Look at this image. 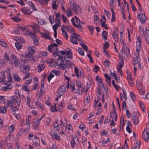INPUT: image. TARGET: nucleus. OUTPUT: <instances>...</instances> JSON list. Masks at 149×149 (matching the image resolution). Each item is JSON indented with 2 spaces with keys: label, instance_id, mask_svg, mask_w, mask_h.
<instances>
[{
  "label": "nucleus",
  "instance_id": "6",
  "mask_svg": "<svg viewBox=\"0 0 149 149\" xmlns=\"http://www.w3.org/2000/svg\"><path fill=\"white\" fill-rule=\"evenodd\" d=\"M137 17L139 18L141 23L144 24L145 23L146 18L145 15L143 13H141L140 14H138Z\"/></svg>",
  "mask_w": 149,
  "mask_h": 149
},
{
  "label": "nucleus",
  "instance_id": "57",
  "mask_svg": "<svg viewBox=\"0 0 149 149\" xmlns=\"http://www.w3.org/2000/svg\"><path fill=\"white\" fill-rule=\"evenodd\" d=\"M34 125L36 126L39 125L40 123L39 121H38V119H34Z\"/></svg>",
  "mask_w": 149,
  "mask_h": 149
},
{
  "label": "nucleus",
  "instance_id": "62",
  "mask_svg": "<svg viewBox=\"0 0 149 149\" xmlns=\"http://www.w3.org/2000/svg\"><path fill=\"white\" fill-rule=\"evenodd\" d=\"M74 18H75L77 25H79L80 24V20L79 19L78 17H77L76 16H75Z\"/></svg>",
  "mask_w": 149,
  "mask_h": 149
},
{
  "label": "nucleus",
  "instance_id": "50",
  "mask_svg": "<svg viewBox=\"0 0 149 149\" xmlns=\"http://www.w3.org/2000/svg\"><path fill=\"white\" fill-rule=\"evenodd\" d=\"M59 60L60 61V63L59 64H58V66H61L62 67H64L65 66L66 67V64H64L62 63L64 62V61L63 60V61L62 62L61 59H58V61H59Z\"/></svg>",
  "mask_w": 149,
  "mask_h": 149
},
{
  "label": "nucleus",
  "instance_id": "15",
  "mask_svg": "<svg viewBox=\"0 0 149 149\" xmlns=\"http://www.w3.org/2000/svg\"><path fill=\"white\" fill-rule=\"evenodd\" d=\"M63 26H64L66 29H67L68 32H74V30L73 28L71 26H65L64 25H63Z\"/></svg>",
  "mask_w": 149,
  "mask_h": 149
},
{
  "label": "nucleus",
  "instance_id": "45",
  "mask_svg": "<svg viewBox=\"0 0 149 149\" xmlns=\"http://www.w3.org/2000/svg\"><path fill=\"white\" fill-rule=\"evenodd\" d=\"M35 104L38 106V107H40L41 109H43V107L40 102L37 101L35 102Z\"/></svg>",
  "mask_w": 149,
  "mask_h": 149
},
{
  "label": "nucleus",
  "instance_id": "26",
  "mask_svg": "<svg viewBox=\"0 0 149 149\" xmlns=\"http://www.w3.org/2000/svg\"><path fill=\"white\" fill-rule=\"evenodd\" d=\"M87 27L89 29V30L90 31L91 34L92 35L94 31V27L93 26L91 25L88 26Z\"/></svg>",
  "mask_w": 149,
  "mask_h": 149
},
{
  "label": "nucleus",
  "instance_id": "13",
  "mask_svg": "<svg viewBox=\"0 0 149 149\" xmlns=\"http://www.w3.org/2000/svg\"><path fill=\"white\" fill-rule=\"evenodd\" d=\"M143 34L145 37L146 40L147 44H149V32H143Z\"/></svg>",
  "mask_w": 149,
  "mask_h": 149
},
{
  "label": "nucleus",
  "instance_id": "4",
  "mask_svg": "<svg viewBox=\"0 0 149 149\" xmlns=\"http://www.w3.org/2000/svg\"><path fill=\"white\" fill-rule=\"evenodd\" d=\"M73 9L77 15L81 13V9L79 6L77 4H73Z\"/></svg>",
  "mask_w": 149,
  "mask_h": 149
},
{
  "label": "nucleus",
  "instance_id": "44",
  "mask_svg": "<svg viewBox=\"0 0 149 149\" xmlns=\"http://www.w3.org/2000/svg\"><path fill=\"white\" fill-rule=\"evenodd\" d=\"M66 62V63H65L66 64V66H68V67L70 66H71L73 64L71 62L69 61L68 60H67L66 58H64Z\"/></svg>",
  "mask_w": 149,
  "mask_h": 149
},
{
  "label": "nucleus",
  "instance_id": "23",
  "mask_svg": "<svg viewBox=\"0 0 149 149\" xmlns=\"http://www.w3.org/2000/svg\"><path fill=\"white\" fill-rule=\"evenodd\" d=\"M107 34L108 33L106 31H104L102 32V36L103 37V39H104L105 40L107 39Z\"/></svg>",
  "mask_w": 149,
  "mask_h": 149
},
{
  "label": "nucleus",
  "instance_id": "14",
  "mask_svg": "<svg viewBox=\"0 0 149 149\" xmlns=\"http://www.w3.org/2000/svg\"><path fill=\"white\" fill-rule=\"evenodd\" d=\"M112 36L113 37L115 41L116 42H118V33H115V32H113L112 33Z\"/></svg>",
  "mask_w": 149,
  "mask_h": 149
},
{
  "label": "nucleus",
  "instance_id": "47",
  "mask_svg": "<svg viewBox=\"0 0 149 149\" xmlns=\"http://www.w3.org/2000/svg\"><path fill=\"white\" fill-rule=\"evenodd\" d=\"M31 102V97L30 96H28L27 97L26 104L28 105L29 107H30V104Z\"/></svg>",
  "mask_w": 149,
  "mask_h": 149
},
{
  "label": "nucleus",
  "instance_id": "63",
  "mask_svg": "<svg viewBox=\"0 0 149 149\" xmlns=\"http://www.w3.org/2000/svg\"><path fill=\"white\" fill-rule=\"evenodd\" d=\"M38 84L37 82H35V84L34 85V86H33V88L32 89V90H36L38 88Z\"/></svg>",
  "mask_w": 149,
  "mask_h": 149
},
{
  "label": "nucleus",
  "instance_id": "53",
  "mask_svg": "<svg viewBox=\"0 0 149 149\" xmlns=\"http://www.w3.org/2000/svg\"><path fill=\"white\" fill-rule=\"evenodd\" d=\"M2 77H1L2 81H3V84L5 85H6L7 84L6 81L5 82V76L4 74H3L2 75Z\"/></svg>",
  "mask_w": 149,
  "mask_h": 149
},
{
  "label": "nucleus",
  "instance_id": "7",
  "mask_svg": "<svg viewBox=\"0 0 149 149\" xmlns=\"http://www.w3.org/2000/svg\"><path fill=\"white\" fill-rule=\"evenodd\" d=\"M53 48V54L54 55H56V56H58L59 57L58 59H61L62 62L63 61V56H61L60 55H58V50L57 48L55 49Z\"/></svg>",
  "mask_w": 149,
  "mask_h": 149
},
{
  "label": "nucleus",
  "instance_id": "29",
  "mask_svg": "<svg viewBox=\"0 0 149 149\" xmlns=\"http://www.w3.org/2000/svg\"><path fill=\"white\" fill-rule=\"evenodd\" d=\"M95 80L98 81L99 83H100L102 84V87H104V85L102 83V80L98 76H97L96 77Z\"/></svg>",
  "mask_w": 149,
  "mask_h": 149
},
{
  "label": "nucleus",
  "instance_id": "17",
  "mask_svg": "<svg viewBox=\"0 0 149 149\" xmlns=\"http://www.w3.org/2000/svg\"><path fill=\"white\" fill-rule=\"evenodd\" d=\"M58 124L57 121H56L53 123V126L55 130L58 131L60 130V128L58 127Z\"/></svg>",
  "mask_w": 149,
  "mask_h": 149
},
{
  "label": "nucleus",
  "instance_id": "43",
  "mask_svg": "<svg viewBox=\"0 0 149 149\" xmlns=\"http://www.w3.org/2000/svg\"><path fill=\"white\" fill-rule=\"evenodd\" d=\"M77 88H80L81 87V83L79 80H77L76 81Z\"/></svg>",
  "mask_w": 149,
  "mask_h": 149
},
{
  "label": "nucleus",
  "instance_id": "60",
  "mask_svg": "<svg viewBox=\"0 0 149 149\" xmlns=\"http://www.w3.org/2000/svg\"><path fill=\"white\" fill-rule=\"evenodd\" d=\"M40 142L39 140H36L33 141V143L36 146H38L39 145V143Z\"/></svg>",
  "mask_w": 149,
  "mask_h": 149
},
{
  "label": "nucleus",
  "instance_id": "24",
  "mask_svg": "<svg viewBox=\"0 0 149 149\" xmlns=\"http://www.w3.org/2000/svg\"><path fill=\"white\" fill-rule=\"evenodd\" d=\"M39 32L41 34L42 36L44 38L46 39H49V40L52 39L49 37V36L47 35L46 33H42L41 32H40V31H39Z\"/></svg>",
  "mask_w": 149,
  "mask_h": 149
},
{
  "label": "nucleus",
  "instance_id": "55",
  "mask_svg": "<svg viewBox=\"0 0 149 149\" xmlns=\"http://www.w3.org/2000/svg\"><path fill=\"white\" fill-rule=\"evenodd\" d=\"M31 119V117L30 115H29L27 119L26 120V122L25 123L24 125H26V124H28V125L30 124V122Z\"/></svg>",
  "mask_w": 149,
  "mask_h": 149
},
{
  "label": "nucleus",
  "instance_id": "51",
  "mask_svg": "<svg viewBox=\"0 0 149 149\" xmlns=\"http://www.w3.org/2000/svg\"><path fill=\"white\" fill-rule=\"evenodd\" d=\"M52 7L53 9L54 10H57L58 6L56 4V1H55L52 4Z\"/></svg>",
  "mask_w": 149,
  "mask_h": 149
},
{
  "label": "nucleus",
  "instance_id": "37",
  "mask_svg": "<svg viewBox=\"0 0 149 149\" xmlns=\"http://www.w3.org/2000/svg\"><path fill=\"white\" fill-rule=\"evenodd\" d=\"M13 77L14 80L17 82L19 81L21 79L20 77L17 74H15L14 76H13Z\"/></svg>",
  "mask_w": 149,
  "mask_h": 149
},
{
  "label": "nucleus",
  "instance_id": "22",
  "mask_svg": "<svg viewBox=\"0 0 149 149\" xmlns=\"http://www.w3.org/2000/svg\"><path fill=\"white\" fill-rule=\"evenodd\" d=\"M81 46L83 48L86 52L88 51V48L87 46L84 44L83 43L82 41H81V42H79Z\"/></svg>",
  "mask_w": 149,
  "mask_h": 149
},
{
  "label": "nucleus",
  "instance_id": "18",
  "mask_svg": "<svg viewBox=\"0 0 149 149\" xmlns=\"http://www.w3.org/2000/svg\"><path fill=\"white\" fill-rule=\"evenodd\" d=\"M28 49L29 52H28L27 54H29L33 55V54L36 52L35 50H33L31 47H28Z\"/></svg>",
  "mask_w": 149,
  "mask_h": 149
},
{
  "label": "nucleus",
  "instance_id": "1",
  "mask_svg": "<svg viewBox=\"0 0 149 149\" xmlns=\"http://www.w3.org/2000/svg\"><path fill=\"white\" fill-rule=\"evenodd\" d=\"M21 101V98L20 96H16V98L15 96H12L10 98L9 100H8L7 103L6 104H5V107L6 108H8L9 104L12 105L13 104H15L16 102H17V106L19 107L20 106Z\"/></svg>",
  "mask_w": 149,
  "mask_h": 149
},
{
  "label": "nucleus",
  "instance_id": "20",
  "mask_svg": "<svg viewBox=\"0 0 149 149\" xmlns=\"http://www.w3.org/2000/svg\"><path fill=\"white\" fill-rule=\"evenodd\" d=\"M66 13L68 17L71 16L72 15V13L70 8H68L66 9Z\"/></svg>",
  "mask_w": 149,
  "mask_h": 149
},
{
  "label": "nucleus",
  "instance_id": "38",
  "mask_svg": "<svg viewBox=\"0 0 149 149\" xmlns=\"http://www.w3.org/2000/svg\"><path fill=\"white\" fill-rule=\"evenodd\" d=\"M15 45L16 47L18 50H20L21 49L22 45L19 43H15Z\"/></svg>",
  "mask_w": 149,
  "mask_h": 149
},
{
  "label": "nucleus",
  "instance_id": "64",
  "mask_svg": "<svg viewBox=\"0 0 149 149\" xmlns=\"http://www.w3.org/2000/svg\"><path fill=\"white\" fill-rule=\"evenodd\" d=\"M99 69V68L98 66L97 65L95 66L93 68V71L94 72L97 73Z\"/></svg>",
  "mask_w": 149,
  "mask_h": 149
},
{
  "label": "nucleus",
  "instance_id": "56",
  "mask_svg": "<svg viewBox=\"0 0 149 149\" xmlns=\"http://www.w3.org/2000/svg\"><path fill=\"white\" fill-rule=\"evenodd\" d=\"M30 77L31 78V76L30 75V74L29 73H26L25 74V77L23 79H26L28 78H30Z\"/></svg>",
  "mask_w": 149,
  "mask_h": 149
},
{
  "label": "nucleus",
  "instance_id": "8",
  "mask_svg": "<svg viewBox=\"0 0 149 149\" xmlns=\"http://www.w3.org/2000/svg\"><path fill=\"white\" fill-rule=\"evenodd\" d=\"M50 135L53 139L57 140H60V136L59 134H56L53 131H51Z\"/></svg>",
  "mask_w": 149,
  "mask_h": 149
},
{
  "label": "nucleus",
  "instance_id": "46",
  "mask_svg": "<svg viewBox=\"0 0 149 149\" xmlns=\"http://www.w3.org/2000/svg\"><path fill=\"white\" fill-rule=\"evenodd\" d=\"M141 143L139 142L137 143V141H136V145H135L134 149H139L141 145Z\"/></svg>",
  "mask_w": 149,
  "mask_h": 149
},
{
  "label": "nucleus",
  "instance_id": "52",
  "mask_svg": "<svg viewBox=\"0 0 149 149\" xmlns=\"http://www.w3.org/2000/svg\"><path fill=\"white\" fill-rule=\"evenodd\" d=\"M110 62L108 60H107L105 61L104 63V66L108 67L109 66Z\"/></svg>",
  "mask_w": 149,
  "mask_h": 149
},
{
  "label": "nucleus",
  "instance_id": "30",
  "mask_svg": "<svg viewBox=\"0 0 149 149\" xmlns=\"http://www.w3.org/2000/svg\"><path fill=\"white\" fill-rule=\"evenodd\" d=\"M101 26L104 28L105 29L107 30L108 29V27L107 26V24H105L104 21H103V20H101Z\"/></svg>",
  "mask_w": 149,
  "mask_h": 149
},
{
  "label": "nucleus",
  "instance_id": "28",
  "mask_svg": "<svg viewBox=\"0 0 149 149\" xmlns=\"http://www.w3.org/2000/svg\"><path fill=\"white\" fill-rule=\"evenodd\" d=\"M22 89L26 91V92H29V89L27 87L26 85V83H24L23 85V86H22ZM29 94V93L28 92V94Z\"/></svg>",
  "mask_w": 149,
  "mask_h": 149
},
{
  "label": "nucleus",
  "instance_id": "40",
  "mask_svg": "<svg viewBox=\"0 0 149 149\" xmlns=\"http://www.w3.org/2000/svg\"><path fill=\"white\" fill-rule=\"evenodd\" d=\"M54 77V75L52 74V72L49 73V74L48 76V80L50 82V80L51 79Z\"/></svg>",
  "mask_w": 149,
  "mask_h": 149
},
{
  "label": "nucleus",
  "instance_id": "21",
  "mask_svg": "<svg viewBox=\"0 0 149 149\" xmlns=\"http://www.w3.org/2000/svg\"><path fill=\"white\" fill-rule=\"evenodd\" d=\"M28 3L30 6L31 8L34 11H36L37 10L35 8V7L34 6L33 3L31 1H29L28 2Z\"/></svg>",
  "mask_w": 149,
  "mask_h": 149
},
{
  "label": "nucleus",
  "instance_id": "9",
  "mask_svg": "<svg viewBox=\"0 0 149 149\" xmlns=\"http://www.w3.org/2000/svg\"><path fill=\"white\" fill-rule=\"evenodd\" d=\"M142 136L145 141H147L149 139V134L144 130L142 133Z\"/></svg>",
  "mask_w": 149,
  "mask_h": 149
},
{
  "label": "nucleus",
  "instance_id": "49",
  "mask_svg": "<svg viewBox=\"0 0 149 149\" xmlns=\"http://www.w3.org/2000/svg\"><path fill=\"white\" fill-rule=\"evenodd\" d=\"M10 108L11 110L14 111H17L18 110V109L16 107H14L12 104L10 105Z\"/></svg>",
  "mask_w": 149,
  "mask_h": 149
},
{
  "label": "nucleus",
  "instance_id": "39",
  "mask_svg": "<svg viewBox=\"0 0 149 149\" xmlns=\"http://www.w3.org/2000/svg\"><path fill=\"white\" fill-rule=\"evenodd\" d=\"M51 72L52 73L54 74L56 76H58L61 74V73L60 72L55 70H53Z\"/></svg>",
  "mask_w": 149,
  "mask_h": 149
},
{
  "label": "nucleus",
  "instance_id": "31",
  "mask_svg": "<svg viewBox=\"0 0 149 149\" xmlns=\"http://www.w3.org/2000/svg\"><path fill=\"white\" fill-rule=\"evenodd\" d=\"M127 48H126V45L125 43H123V48L122 49V52L125 53L127 54Z\"/></svg>",
  "mask_w": 149,
  "mask_h": 149
},
{
  "label": "nucleus",
  "instance_id": "12",
  "mask_svg": "<svg viewBox=\"0 0 149 149\" xmlns=\"http://www.w3.org/2000/svg\"><path fill=\"white\" fill-rule=\"evenodd\" d=\"M25 31L26 32H25V33L27 34L28 35L31 36L32 38L33 37L34 38H36V37L35 36V34L34 33L31 32L30 31H29V29H26Z\"/></svg>",
  "mask_w": 149,
  "mask_h": 149
},
{
  "label": "nucleus",
  "instance_id": "34",
  "mask_svg": "<svg viewBox=\"0 0 149 149\" xmlns=\"http://www.w3.org/2000/svg\"><path fill=\"white\" fill-rule=\"evenodd\" d=\"M78 51L79 54L82 56H84V50L83 49L80 48H78Z\"/></svg>",
  "mask_w": 149,
  "mask_h": 149
},
{
  "label": "nucleus",
  "instance_id": "27",
  "mask_svg": "<svg viewBox=\"0 0 149 149\" xmlns=\"http://www.w3.org/2000/svg\"><path fill=\"white\" fill-rule=\"evenodd\" d=\"M66 52L65 54L67 55L68 58H72V52L66 50Z\"/></svg>",
  "mask_w": 149,
  "mask_h": 149
},
{
  "label": "nucleus",
  "instance_id": "33",
  "mask_svg": "<svg viewBox=\"0 0 149 149\" xmlns=\"http://www.w3.org/2000/svg\"><path fill=\"white\" fill-rule=\"evenodd\" d=\"M49 19L51 24H53L54 23V16L53 15H51L49 16Z\"/></svg>",
  "mask_w": 149,
  "mask_h": 149
},
{
  "label": "nucleus",
  "instance_id": "16",
  "mask_svg": "<svg viewBox=\"0 0 149 149\" xmlns=\"http://www.w3.org/2000/svg\"><path fill=\"white\" fill-rule=\"evenodd\" d=\"M37 67H38V71L39 72H41L43 70L45 67V65L44 64H39Z\"/></svg>",
  "mask_w": 149,
  "mask_h": 149
},
{
  "label": "nucleus",
  "instance_id": "11",
  "mask_svg": "<svg viewBox=\"0 0 149 149\" xmlns=\"http://www.w3.org/2000/svg\"><path fill=\"white\" fill-rule=\"evenodd\" d=\"M14 39L17 42H20L22 43L25 42L24 40L22 37L20 36H15L14 38Z\"/></svg>",
  "mask_w": 149,
  "mask_h": 149
},
{
  "label": "nucleus",
  "instance_id": "3",
  "mask_svg": "<svg viewBox=\"0 0 149 149\" xmlns=\"http://www.w3.org/2000/svg\"><path fill=\"white\" fill-rule=\"evenodd\" d=\"M70 40L73 41H74V40L75 39L76 40L78 41H80L81 42V41H82L81 40L82 39L81 37L80 36V35L76 33H73L72 34V36H71L70 37Z\"/></svg>",
  "mask_w": 149,
  "mask_h": 149
},
{
  "label": "nucleus",
  "instance_id": "58",
  "mask_svg": "<svg viewBox=\"0 0 149 149\" xmlns=\"http://www.w3.org/2000/svg\"><path fill=\"white\" fill-rule=\"evenodd\" d=\"M130 95L131 98L133 101L135 100L136 98L133 92H131L130 93Z\"/></svg>",
  "mask_w": 149,
  "mask_h": 149
},
{
  "label": "nucleus",
  "instance_id": "41",
  "mask_svg": "<svg viewBox=\"0 0 149 149\" xmlns=\"http://www.w3.org/2000/svg\"><path fill=\"white\" fill-rule=\"evenodd\" d=\"M31 13V11L30 9H25L24 14L27 15H29Z\"/></svg>",
  "mask_w": 149,
  "mask_h": 149
},
{
  "label": "nucleus",
  "instance_id": "35",
  "mask_svg": "<svg viewBox=\"0 0 149 149\" xmlns=\"http://www.w3.org/2000/svg\"><path fill=\"white\" fill-rule=\"evenodd\" d=\"M0 45H1L2 46L7 47V46H8V45L7 44H6V42L3 40H0Z\"/></svg>",
  "mask_w": 149,
  "mask_h": 149
},
{
  "label": "nucleus",
  "instance_id": "5",
  "mask_svg": "<svg viewBox=\"0 0 149 149\" xmlns=\"http://www.w3.org/2000/svg\"><path fill=\"white\" fill-rule=\"evenodd\" d=\"M65 91V88L63 86H61L59 90L58 91V97H60L61 96L63 95Z\"/></svg>",
  "mask_w": 149,
  "mask_h": 149
},
{
  "label": "nucleus",
  "instance_id": "48",
  "mask_svg": "<svg viewBox=\"0 0 149 149\" xmlns=\"http://www.w3.org/2000/svg\"><path fill=\"white\" fill-rule=\"evenodd\" d=\"M61 19V14L60 13L58 12L57 13L56 15V20H58L59 22V19Z\"/></svg>",
  "mask_w": 149,
  "mask_h": 149
},
{
  "label": "nucleus",
  "instance_id": "32",
  "mask_svg": "<svg viewBox=\"0 0 149 149\" xmlns=\"http://www.w3.org/2000/svg\"><path fill=\"white\" fill-rule=\"evenodd\" d=\"M11 19L13 20L14 21L19 22L21 20V19L17 16H15L14 17H12L11 18Z\"/></svg>",
  "mask_w": 149,
  "mask_h": 149
},
{
  "label": "nucleus",
  "instance_id": "25",
  "mask_svg": "<svg viewBox=\"0 0 149 149\" xmlns=\"http://www.w3.org/2000/svg\"><path fill=\"white\" fill-rule=\"evenodd\" d=\"M22 65L24 66L23 67V69L21 70L23 73H26V70H29V66H24L23 65H21V66L22 67Z\"/></svg>",
  "mask_w": 149,
  "mask_h": 149
},
{
  "label": "nucleus",
  "instance_id": "36",
  "mask_svg": "<svg viewBox=\"0 0 149 149\" xmlns=\"http://www.w3.org/2000/svg\"><path fill=\"white\" fill-rule=\"evenodd\" d=\"M50 110L52 112H54L55 111H57L56 109V104H55L54 106H51L50 107Z\"/></svg>",
  "mask_w": 149,
  "mask_h": 149
},
{
  "label": "nucleus",
  "instance_id": "10",
  "mask_svg": "<svg viewBox=\"0 0 149 149\" xmlns=\"http://www.w3.org/2000/svg\"><path fill=\"white\" fill-rule=\"evenodd\" d=\"M116 111H113L111 112L112 114L110 113L111 117L112 119L114 118L115 121H116L117 118V114L116 112Z\"/></svg>",
  "mask_w": 149,
  "mask_h": 149
},
{
  "label": "nucleus",
  "instance_id": "42",
  "mask_svg": "<svg viewBox=\"0 0 149 149\" xmlns=\"http://www.w3.org/2000/svg\"><path fill=\"white\" fill-rule=\"evenodd\" d=\"M14 63L15 67H18L20 65V62L19 60L18 59L14 61Z\"/></svg>",
  "mask_w": 149,
  "mask_h": 149
},
{
  "label": "nucleus",
  "instance_id": "59",
  "mask_svg": "<svg viewBox=\"0 0 149 149\" xmlns=\"http://www.w3.org/2000/svg\"><path fill=\"white\" fill-rule=\"evenodd\" d=\"M7 79H8V81L9 82H11L12 79V77L11 76V75L10 74H8L7 76Z\"/></svg>",
  "mask_w": 149,
  "mask_h": 149
},
{
  "label": "nucleus",
  "instance_id": "54",
  "mask_svg": "<svg viewBox=\"0 0 149 149\" xmlns=\"http://www.w3.org/2000/svg\"><path fill=\"white\" fill-rule=\"evenodd\" d=\"M32 55L29 54H26V56L27 57L29 58L30 60L35 61L34 59L32 56Z\"/></svg>",
  "mask_w": 149,
  "mask_h": 149
},
{
  "label": "nucleus",
  "instance_id": "61",
  "mask_svg": "<svg viewBox=\"0 0 149 149\" xmlns=\"http://www.w3.org/2000/svg\"><path fill=\"white\" fill-rule=\"evenodd\" d=\"M61 18L63 21L64 22H65L67 20V18L65 17L64 14H62L61 15Z\"/></svg>",
  "mask_w": 149,
  "mask_h": 149
},
{
  "label": "nucleus",
  "instance_id": "19",
  "mask_svg": "<svg viewBox=\"0 0 149 149\" xmlns=\"http://www.w3.org/2000/svg\"><path fill=\"white\" fill-rule=\"evenodd\" d=\"M77 139L78 140L77 138V137H74L72 139V140L70 142V144L71 147L73 148L75 147V141L74 139Z\"/></svg>",
  "mask_w": 149,
  "mask_h": 149
},
{
  "label": "nucleus",
  "instance_id": "2",
  "mask_svg": "<svg viewBox=\"0 0 149 149\" xmlns=\"http://www.w3.org/2000/svg\"><path fill=\"white\" fill-rule=\"evenodd\" d=\"M81 71H83L82 70H79L77 67H75L74 68V71L76 74L77 77L78 78H80L81 77H83L84 76V74Z\"/></svg>",
  "mask_w": 149,
  "mask_h": 149
}]
</instances>
